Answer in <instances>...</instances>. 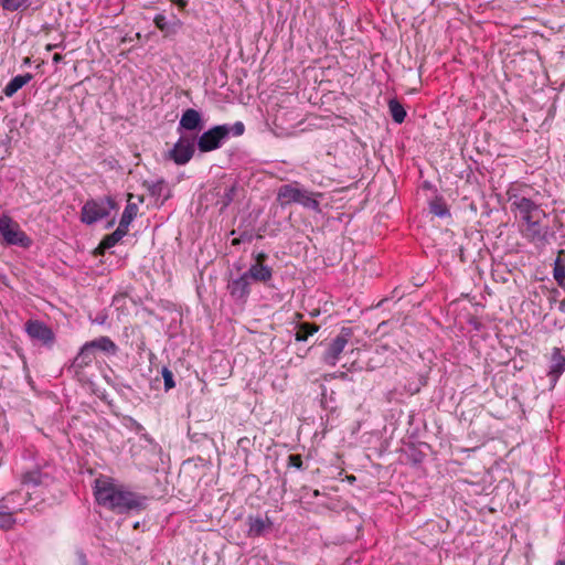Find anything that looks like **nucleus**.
<instances>
[{
  "instance_id": "f257e3e1",
  "label": "nucleus",
  "mask_w": 565,
  "mask_h": 565,
  "mask_svg": "<svg viewBox=\"0 0 565 565\" xmlns=\"http://www.w3.org/2000/svg\"><path fill=\"white\" fill-rule=\"evenodd\" d=\"M94 495L99 505L117 513H127L145 508V497L126 490L111 478L105 476L95 480Z\"/></svg>"
},
{
  "instance_id": "f03ea898",
  "label": "nucleus",
  "mask_w": 565,
  "mask_h": 565,
  "mask_svg": "<svg viewBox=\"0 0 565 565\" xmlns=\"http://www.w3.org/2000/svg\"><path fill=\"white\" fill-rule=\"evenodd\" d=\"M531 189L525 186L520 191L509 190L508 196L510 202V207L513 213L519 217V225H524L525 223L535 220V217H547L546 212L541 207V204L535 202L530 195L529 191Z\"/></svg>"
},
{
  "instance_id": "7ed1b4c3",
  "label": "nucleus",
  "mask_w": 565,
  "mask_h": 565,
  "mask_svg": "<svg viewBox=\"0 0 565 565\" xmlns=\"http://www.w3.org/2000/svg\"><path fill=\"white\" fill-rule=\"evenodd\" d=\"M245 126L242 121L234 125H217L204 131L198 138V148L201 152H210L222 147L230 136L239 137L244 134Z\"/></svg>"
},
{
  "instance_id": "20e7f679",
  "label": "nucleus",
  "mask_w": 565,
  "mask_h": 565,
  "mask_svg": "<svg viewBox=\"0 0 565 565\" xmlns=\"http://www.w3.org/2000/svg\"><path fill=\"white\" fill-rule=\"evenodd\" d=\"M321 196V193L310 192L299 186L298 182L282 184L277 192V201L281 206L298 203L316 212L320 210V203L317 198Z\"/></svg>"
},
{
  "instance_id": "39448f33",
  "label": "nucleus",
  "mask_w": 565,
  "mask_h": 565,
  "mask_svg": "<svg viewBox=\"0 0 565 565\" xmlns=\"http://www.w3.org/2000/svg\"><path fill=\"white\" fill-rule=\"evenodd\" d=\"M547 217H535L524 225H519L521 236L537 248H544L555 238V232L546 222Z\"/></svg>"
},
{
  "instance_id": "423d86ee",
  "label": "nucleus",
  "mask_w": 565,
  "mask_h": 565,
  "mask_svg": "<svg viewBox=\"0 0 565 565\" xmlns=\"http://www.w3.org/2000/svg\"><path fill=\"white\" fill-rule=\"evenodd\" d=\"M116 206V202L110 196L88 200L82 207L81 221L87 225H92L107 217Z\"/></svg>"
},
{
  "instance_id": "0eeeda50",
  "label": "nucleus",
  "mask_w": 565,
  "mask_h": 565,
  "mask_svg": "<svg viewBox=\"0 0 565 565\" xmlns=\"http://www.w3.org/2000/svg\"><path fill=\"white\" fill-rule=\"evenodd\" d=\"M0 235L8 245L29 247L31 238L21 230L20 225L8 215L0 216Z\"/></svg>"
},
{
  "instance_id": "6e6552de",
  "label": "nucleus",
  "mask_w": 565,
  "mask_h": 565,
  "mask_svg": "<svg viewBox=\"0 0 565 565\" xmlns=\"http://www.w3.org/2000/svg\"><path fill=\"white\" fill-rule=\"evenodd\" d=\"M352 334L353 333L350 328L341 329L340 333L334 339H332L326 352L323 353L322 359L326 364L330 366H334L337 364L341 353L344 351V348L352 338Z\"/></svg>"
},
{
  "instance_id": "1a4fd4ad",
  "label": "nucleus",
  "mask_w": 565,
  "mask_h": 565,
  "mask_svg": "<svg viewBox=\"0 0 565 565\" xmlns=\"http://www.w3.org/2000/svg\"><path fill=\"white\" fill-rule=\"evenodd\" d=\"M25 332L33 340L44 347L51 348L55 342L53 330L40 320H28L24 324Z\"/></svg>"
},
{
  "instance_id": "9d476101",
  "label": "nucleus",
  "mask_w": 565,
  "mask_h": 565,
  "mask_svg": "<svg viewBox=\"0 0 565 565\" xmlns=\"http://www.w3.org/2000/svg\"><path fill=\"white\" fill-rule=\"evenodd\" d=\"M195 151L194 138L189 136H181L174 143L173 148L169 151V158L178 166L188 163Z\"/></svg>"
},
{
  "instance_id": "9b49d317",
  "label": "nucleus",
  "mask_w": 565,
  "mask_h": 565,
  "mask_svg": "<svg viewBox=\"0 0 565 565\" xmlns=\"http://www.w3.org/2000/svg\"><path fill=\"white\" fill-rule=\"evenodd\" d=\"M266 258L267 255L265 253H259L256 257V263L245 271L250 281L267 282L271 279L273 269L269 266L264 265V260Z\"/></svg>"
},
{
  "instance_id": "f8f14e48",
  "label": "nucleus",
  "mask_w": 565,
  "mask_h": 565,
  "mask_svg": "<svg viewBox=\"0 0 565 565\" xmlns=\"http://www.w3.org/2000/svg\"><path fill=\"white\" fill-rule=\"evenodd\" d=\"M188 130V131H200L203 129V119L201 114L193 108H188L183 111L181 119L179 121L178 130Z\"/></svg>"
},
{
  "instance_id": "ddd939ff",
  "label": "nucleus",
  "mask_w": 565,
  "mask_h": 565,
  "mask_svg": "<svg viewBox=\"0 0 565 565\" xmlns=\"http://www.w3.org/2000/svg\"><path fill=\"white\" fill-rule=\"evenodd\" d=\"M214 191L217 196L215 204L220 206V211L222 212L233 202L237 192V182L220 184Z\"/></svg>"
},
{
  "instance_id": "4468645a",
  "label": "nucleus",
  "mask_w": 565,
  "mask_h": 565,
  "mask_svg": "<svg viewBox=\"0 0 565 565\" xmlns=\"http://www.w3.org/2000/svg\"><path fill=\"white\" fill-rule=\"evenodd\" d=\"M249 286L250 279L244 273L238 278L230 281L227 285V289L233 298L238 300H245L250 292Z\"/></svg>"
},
{
  "instance_id": "2eb2a0df",
  "label": "nucleus",
  "mask_w": 565,
  "mask_h": 565,
  "mask_svg": "<svg viewBox=\"0 0 565 565\" xmlns=\"http://www.w3.org/2000/svg\"><path fill=\"white\" fill-rule=\"evenodd\" d=\"M153 23L166 36L175 34L182 25L179 19L174 18L172 21H169L163 14H157Z\"/></svg>"
},
{
  "instance_id": "dca6fc26",
  "label": "nucleus",
  "mask_w": 565,
  "mask_h": 565,
  "mask_svg": "<svg viewBox=\"0 0 565 565\" xmlns=\"http://www.w3.org/2000/svg\"><path fill=\"white\" fill-rule=\"evenodd\" d=\"M33 75L31 73H25L22 75L14 76L3 88V94L7 97H12L19 89H21L24 85L31 82Z\"/></svg>"
},
{
  "instance_id": "f3484780",
  "label": "nucleus",
  "mask_w": 565,
  "mask_h": 565,
  "mask_svg": "<svg viewBox=\"0 0 565 565\" xmlns=\"http://www.w3.org/2000/svg\"><path fill=\"white\" fill-rule=\"evenodd\" d=\"M90 349L95 352V350H100L107 354H116L118 351V347L116 343L108 337H99L87 342Z\"/></svg>"
},
{
  "instance_id": "a211bd4d",
  "label": "nucleus",
  "mask_w": 565,
  "mask_h": 565,
  "mask_svg": "<svg viewBox=\"0 0 565 565\" xmlns=\"http://www.w3.org/2000/svg\"><path fill=\"white\" fill-rule=\"evenodd\" d=\"M94 361V351L89 348L87 342L81 348L79 352L73 360V366L77 370H82L90 365Z\"/></svg>"
},
{
  "instance_id": "6ab92c4d",
  "label": "nucleus",
  "mask_w": 565,
  "mask_h": 565,
  "mask_svg": "<svg viewBox=\"0 0 565 565\" xmlns=\"http://www.w3.org/2000/svg\"><path fill=\"white\" fill-rule=\"evenodd\" d=\"M565 371V356L558 348H555L552 354L550 375L556 381Z\"/></svg>"
},
{
  "instance_id": "aec40b11",
  "label": "nucleus",
  "mask_w": 565,
  "mask_h": 565,
  "mask_svg": "<svg viewBox=\"0 0 565 565\" xmlns=\"http://www.w3.org/2000/svg\"><path fill=\"white\" fill-rule=\"evenodd\" d=\"M270 521L268 519L263 518H249L248 519V535L249 536H260L264 531L270 526Z\"/></svg>"
},
{
  "instance_id": "412c9836",
  "label": "nucleus",
  "mask_w": 565,
  "mask_h": 565,
  "mask_svg": "<svg viewBox=\"0 0 565 565\" xmlns=\"http://www.w3.org/2000/svg\"><path fill=\"white\" fill-rule=\"evenodd\" d=\"M388 109L393 120L396 124H402L406 117V110L404 106L396 99H391L388 102Z\"/></svg>"
},
{
  "instance_id": "4be33fe9",
  "label": "nucleus",
  "mask_w": 565,
  "mask_h": 565,
  "mask_svg": "<svg viewBox=\"0 0 565 565\" xmlns=\"http://www.w3.org/2000/svg\"><path fill=\"white\" fill-rule=\"evenodd\" d=\"M562 254L563 250H559L558 256L554 262L553 277L559 287L565 288V265L561 259Z\"/></svg>"
},
{
  "instance_id": "5701e85b",
  "label": "nucleus",
  "mask_w": 565,
  "mask_h": 565,
  "mask_svg": "<svg viewBox=\"0 0 565 565\" xmlns=\"http://www.w3.org/2000/svg\"><path fill=\"white\" fill-rule=\"evenodd\" d=\"M318 326L316 324H312V323H308V322H303V323H300L298 326V330L295 334V339L296 341H307L308 338L310 335H312L313 333H316L318 331Z\"/></svg>"
},
{
  "instance_id": "b1692460",
  "label": "nucleus",
  "mask_w": 565,
  "mask_h": 565,
  "mask_svg": "<svg viewBox=\"0 0 565 565\" xmlns=\"http://www.w3.org/2000/svg\"><path fill=\"white\" fill-rule=\"evenodd\" d=\"M42 483H43V475L38 469L31 470V471H26L22 476V484L23 486L36 487V486H40Z\"/></svg>"
},
{
  "instance_id": "393cba45",
  "label": "nucleus",
  "mask_w": 565,
  "mask_h": 565,
  "mask_svg": "<svg viewBox=\"0 0 565 565\" xmlns=\"http://www.w3.org/2000/svg\"><path fill=\"white\" fill-rule=\"evenodd\" d=\"M430 213L439 217H446L450 215L449 209L443 199H435L429 205Z\"/></svg>"
},
{
  "instance_id": "a878e982",
  "label": "nucleus",
  "mask_w": 565,
  "mask_h": 565,
  "mask_svg": "<svg viewBox=\"0 0 565 565\" xmlns=\"http://www.w3.org/2000/svg\"><path fill=\"white\" fill-rule=\"evenodd\" d=\"M137 214H138V205L136 203H131L128 200V203H127V205L122 212L121 218H120V222H122V226H125V224L130 225L131 222L134 221V218L137 216Z\"/></svg>"
},
{
  "instance_id": "bb28decb",
  "label": "nucleus",
  "mask_w": 565,
  "mask_h": 565,
  "mask_svg": "<svg viewBox=\"0 0 565 565\" xmlns=\"http://www.w3.org/2000/svg\"><path fill=\"white\" fill-rule=\"evenodd\" d=\"M3 10L18 11L20 9H26L30 6L29 0H1Z\"/></svg>"
},
{
  "instance_id": "cd10ccee",
  "label": "nucleus",
  "mask_w": 565,
  "mask_h": 565,
  "mask_svg": "<svg viewBox=\"0 0 565 565\" xmlns=\"http://www.w3.org/2000/svg\"><path fill=\"white\" fill-rule=\"evenodd\" d=\"M287 467L288 468H295L298 470H305L306 467L303 466L302 457L298 454H292L288 456L287 459Z\"/></svg>"
},
{
  "instance_id": "c85d7f7f",
  "label": "nucleus",
  "mask_w": 565,
  "mask_h": 565,
  "mask_svg": "<svg viewBox=\"0 0 565 565\" xmlns=\"http://www.w3.org/2000/svg\"><path fill=\"white\" fill-rule=\"evenodd\" d=\"M120 239L113 232L109 235H106L100 242L98 249L105 250L114 247Z\"/></svg>"
},
{
  "instance_id": "c756f323",
  "label": "nucleus",
  "mask_w": 565,
  "mask_h": 565,
  "mask_svg": "<svg viewBox=\"0 0 565 565\" xmlns=\"http://www.w3.org/2000/svg\"><path fill=\"white\" fill-rule=\"evenodd\" d=\"M148 186V191L149 193L152 195V196H161L162 195V191L164 190L166 188V183H164V180H158L156 182H152L150 184L147 185Z\"/></svg>"
},
{
  "instance_id": "7c9ffc66",
  "label": "nucleus",
  "mask_w": 565,
  "mask_h": 565,
  "mask_svg": "<svg viewBox=\"0 0 565 565\" xmlns=\"http://www.w3.org/2000/svg\"><path fill=\"white\" fill-rule=\"evenodd\" d=\"M163 383H164V390L169 391L175 386V382L173 380V373L171 370H169L167 366H164L161 371Z\"/></svg>"
},
{
  "instance_id": "2f4dec72",
  "label": "nucleus",
  "mask_w": 565,
  "mask_h": 565,
  "mask_svg": "<svg viewBox=\"0 0 565 565\" xmlns=\"http://www.w3.org/2000/svg\"><path fill=\"white\" fill-rule=\"evenodd\" d=\"M14 524L13 512L0 511V527L8 530Z\"/></svg>"
},
{
  "instance_id": "473e14b6",
  "label": "nucleus",
  "mask_w": 565,
  "mask_h": 565,
  "mask_svg": "<svg viewBox=\"0 0 565 565\" xmlns=\"http://www.w3.org/2000/svg\"><path fill=\"white\" fill-rule=\"evenodd\" d=\"M129 226L130 225L128 224H125V226H122V222L119 221L118 227L114 231L115 235L121 241L122 237L127 235Z\"/></svg>"
},
{
  "instance_id": "72a5a7b5",
  "label": "nucleus",
  "mask_w": 565,
  "mask_h": 565,
  "mask_svg": "<svg viewBox=\"0 0 565 565\" xmlns=\"http://www.w3.org/2000/svg\"><path fill=\"white\" fill-rule=\"evenodd\" d=\"M77 557H78V561H79L81 565H88V562L86 559V555L82 551L77 552Z\"/></svg>"
},
{
  "instance_id": "f704fd0d",
  "label": "nucleus",
  "mask_w": 565,
  "mask_h": 565,
  "mask_svg": "<svg viewBox=\"0 0 565 565\" xmlns=\"http://www.w3.org/2000/svg\"><path fill=\"white\" fill-rule=\"evenodd\" d=\"M131 420V424L134 426V428L137 430V431H140L143 429L142 425H140L138 422L134 420V419H130Z\"/></svg>"
},
{
  "instance_id": "c9c22d12",
  "label": "nucleus",
  "mask_w": 565,
  "mask_h": 565,
  "mask_svg": "<svg viewBox=\"0 0 565 565\" xmlns=\"http://www.w3.org/2000/svg\"><path fill=\"white\" fill-rule=\"evenodd\" d=\"M173 2L181 9H183L186 6V0H173Z\"/></svg>"
},
{
  "instance_id": "e433bc0d",
  "label": "nucleus",
  "mask_w": 565,
  "mask_h": 565,
  "mask_svg": "<svg viewBox=\"0 0 565 565\" xmlns=\"http://www.w3.org/2000/svg\"><path fill=\"white\" fill-rule=\"evenodd\" d=\"M63 56L61 54H54L53 55V62L54 63H60L62 61Z\"/></svg>"
},
{
  "instance_id": "4c0bfd02",
  "label": "nucleus",
  "mask_w": 565,
  "mask_h": 565,
  "mask_svg": "<svg viewBox=\"0 0 565 565\" xmlns=\"http://www.w3.org/2000/svg\"><path fill=\"white\" fill-rule=\"evenodd\" d=\"M57 46H58L57 44H47L46 50L52 51V50L56 49Z\"/></svg>"
},
{
  "instance_id": "58836bf2",
  "label": "nucleus",
  "mask_w": 565,
  "mask_h": 565,
  "mask_svg": "<svg viewBox=\"0 0 565 565\" xmlns=\"http://www.w3.org/2000/svg\"><path fill=\"white\" fill-rule=\"evenodd\" d=\"M104 321H105V318H97V319L95 320V322H97V323H99V324L104 323Z\"/></svg>"
},
{
  "instance_id": "ea45409f",
  "label": "nucleus",
  "mask_w": 565,
  "mask_h": 565,
  "mask_svg": "<svg viewBox=\"0 0 565 565\" xmlns=\"http://www.w3.org/2000/svg\"><path fill=\"white\" fill-rule=\"evenodd\" d=\"M14 495L15 493H10L4 500L10 501L13 499Z\"/></svg>"
},
{
  "instance_id": "a19ab883",
  "label": "nucleus",
  "mask_w": 565,
  "mask_h": 565,
  "mask_svg": "<svg viewBox=\"0 0 565 565\" xmlns=\"http://www.w3.org/2000/svg\"><path fill=\"white\" fill-rule=\"evenodd\" d=\"M559 309L562 311H565V301H562L561 305H559Z\"/></svg>"
},
{
  "instance_id": "79ce46f5",
  "label": "nucleus",
  "mask_w": 565,
  "mask_h": 565,
  "mask_svg": "<svg viewBox=\"0 0 565 565\" xmlns=\"http://www.w3.org/2000/svg\"><path fill=\"white\" fill-rule=\"evenodd\" d=\"M554 565H565V561L558 559Z\"/></svg>"
}]
</instances>
